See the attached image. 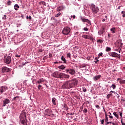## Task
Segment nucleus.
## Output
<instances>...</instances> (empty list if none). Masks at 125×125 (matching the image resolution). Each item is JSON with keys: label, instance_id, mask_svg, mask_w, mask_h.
Instances as JSON below:
<instances>
[{"label": "nucleus", "instance_id": "nucleus-21", "mask_svg": "<svg viewBox=\"0 0 125 125\" xmlns=\"http://www.w3.org/2000/svg\"><path fill=\"white\" fill-rule=\"evenodd\" d=\"M106 30V27L105 26H102V34H104L105 33V30Z\"/></svg>", "mask_w": 125, "mask_h": 125}, {"label": "nucleus", "instance_id": "nucleus-6", "mask_svg": "<svg viewBox=\"0 0 125 125\" xmlns=\"http://www.w3.org/2000/svg\"><path fill=\"white\" fill-rule=\"evenodd\" d=\"M20 123L22 125H28V120L27 119H21Z\"/></svg>", "mask_w": 125, "mask_h": 125}, {"label": "nucleus", "instance_id": "nucleus-17", "mask_svg": "<svg viewBox=\"0 0 125 125\" xmlns=\"http://www.w3.org/2000/svg\"><path fill=\"white\" fill-rule=\"evenodd\" d=\"M83 38L86 40H89V39H90V37L89 36L85 35H83Z\"/></svg>", "mask_w": 125, "mask_h": 125}, {"label": "nucleus", "instance_id": "nucleus-29", "mask_svg": "<svg viewBox=\"0 0 125 125\" xmlns=\"http://www.w3.org/2000/svg\"><path fill=\"white\" fill-rule=\"evenodd\" d=\"M97 42H98V43H103V40H101L99 39V40H97Z\"/></svg>", "mask_w": 125, "mask_h": 125}, {"label": "nucleus", "instance_id": "nucleus-23", "mask_svg": "<svg viewBox=\"0 0 125 125\" xmlns=\"http://www.w3.org/2000/svg\"><path fill=\"white\" fill-rule=\"evenodd\" d=\"M20 8V6L19 5H18V4H16L15 5H14V9L15 10H18V8Z\"/></svg>", "mask_w": 125, "mask_h": 125}, {"label": "nucleus", "instance_id": "nucleus-4", "mask_svg": "<svg viewBox=\"0 0 125 125\" xmlns=\"http://www.w3.org/2000/svg\"><path fill=\"white\" fill-rule=\"evenodd\" d=\"M4 63H6V64H10V62H11V57H5L4 58Z\"/></svg>", "mask_w": 125, "mask_h": 125}, {"label": "nucleus", "instance_id": "nucleus-58", "mask_svg": "<svg viewBox=\"0 0 125 125\" xmlns=\"http://www.w3.org/2000/svg\"><path fill=\"white\" fill-rule=\"evenodd\" d=\"M54 64H58V63H59L58 62H54Z\"/></svg>", "mask_w": 125, "mask_h": 125}, {"label": "nucleus", "instance_id": "nucleus-46", "mask_svg": "<svg viewBox=\"0 0 125 125\" xmlns=\"http://www.w3.org/2000/svg\"><path fill=\"white\" fill-rule=\"evenodd\" d=\"M121 124H122V125H125V123L123 122V120H121Z\"/></svg>", "mask_w": 125, "mask_h": 125}, {"label": "nucleus", "instance_id": "nucleus-34", "mask_svg": "<svg viewBox=\"0 0 125 125\" xmlns=\"http://www.w3.org/2000/svg\"><path fill=\"white\" fill-rule=\"evenodd\" d=\"M12 2H11V1H10V0H8V1H7V4L8 5H11V3H12Z\"/></svg>", "mask_w": 125, "mask_h": 125}, {"label": "nucleus", "instance_id": "nucleus-40", "mask_svg": "<svg viewBox=\"0 0 125 125\" xmlns=\"http://www.w3.org/2000/svg\"><path fill=\"white\" fill-rule=\"evenodd\" d=\"M83 30L84 31H88V28H87V27H84Z\"/></svg>", "mask_w": 125, "mask_h": 125}, {"label": "nucleus", "instance_id": "nucleus-55", "mask_svg": "<svg viewBox=\"0 0 125 125\" xmlns=\"http://www.w3.org/2000/svg\"><path fill=\"white\" fill-rule=\"evenodd\" d=\"M125 11H122V12H121V14H125Z\"/></svg>", "mask_w": 125, "mask_h": 125}, {"label": "nucleus", "instance_id": "nucleus-26", "mask_svg": "<svg viewBox=\"0 0 125 125\" xmlns=\"http://www.w3.org/2000/svg\"><path fill=\"white\" fill-rule=\"evenodd\" d=\"M113 115L116 117V118H117V119H119V115L117 114V112H113Z\"/></svg>", "mask_w": 125, "mask_h": 125}, {"label": "nucleus", "instance_id": "nucleus-19", "mask_svg": "<svg viewBox=\"0 0 125 125\" xmlns=\"http://www.w3.org/2000/svg\"><path fill=\"white\" fill-rule=\"evenodd\" d=\"M111 32L112 33V34H115L116 33V28L113 27L110 29Z\"/></svg>", "mask_w": 125, "mask_h": 125}, {"label": "nucleus", "instance_id": "nucleus-57", "mask_svg": "<svg viewBox=\"0 0 125 125\" xmlns=\"http://www.w3.org/2000/svg\"><path fill=\"white\" fill-rule=\"evenodd\" d=\"M117 98H119V97H120V95H119V94H117Z\"/></svg>", "mask_w": 125, "mask_h": 125}, {"label": "nucleus", "instance_id": "nucleus-45", "mask_svg": "<svg viewBox=\"0 0 125 125\" xmlns=\"http://www.w3.org/2000/svg\"><path fill=\"white\" fill-rule=\"evenodd\" d=\"M120 113V116L121 117V118H123V113H121V112H119Z\"/></svg>", "mask_w": 125, "mask_h": 125}, {"label": "nucleus", "instance_id": "nucleus-27", "mask_svg": "<svg viewBox=\"0 0 125 125\" xmlns=\"http://www.w3.org/2000/svg\"><path fill=\"white\" fill-rule=\"evenodd\" d=\"M43 82V80H42V79H41L39 80V81H37L38 83H39L40 84V83H42Z\"/></svg>", "mask_w": 125, "mask_h": 125}, {"label": "nucleus", "instance_id": "nucleus-64", "mask_svg": "<svg viewBox=\"0 0 125 125\" xmlns=\"http://www.w3.org/2000/svg\"><path fill=\"white\" fill-rule=\"evenodd\" d=\"M123 17H124V18H125V14H124V15H123Z\"/></svg>", "mask_w": 125, "mask_h": 125}, {"label": "nucleus", "instance_id": "nucleus-28", "mask_svg": "<svg viewBox=\"0 0 125 125\" xmlns=\"http://www.w3.org/2000/svg\"><path fill=\"white\" fill-rule=\"evenodd\" d=\"M111 96H113V94H112V93H110V94H108L107 95V99H109V98H110V97H111Z\"/></svg>", "mask_w": 125, "mask_h": 125}, {"label": "nucleus", "instance_id": "nucleus-15", "mask_svg": "<svg viewBox=\"0 0 125 125\" xmlns=\"http://www.w3.org/2000/svg\"><path fill=\"white\" fill-rule=\"evenodd\" d=\"M117 81L119 82L120 83H121V84L125 83V80H124L121 78H118Z\"/></svg>", "mask_w": 125, "mask_h": 125}, {"label": "nucleus", "instance_id": "nucleus-35", "mask_svg": "<svg viewBox=\"0 0 125 125\" xmlns=\"http://www.w3.org/2000/svg\"><path fill=\"white\" fill-rule=\"evenodd\" d=\"M111 87L113 88V89H115L116 88V85H115V84H113L111 85Z\"/></svg>", "mask_w": 125, "mask_h": 125}, {"label": "nucleus", "instance_id": "nucleus-37", "mask_svg": "<svg viewBox=\"0 0 125 125\" xmlns=\"http://www.w3.org/2000/svg\"><path fill=\"white\" fill-rule=\"evenodd\" d=\"M82 89H83V92H86V88H85V87H82Z\"/></svg>", "mask_w": 125, "mask_h": 125}, {"label": "nucleus", "instance_id": "nucleus-16", "mask_svg": "<svg viewBox=\"0 0 125 125\" xmlns=\"http://www.w3.org/2000/svg\"><path fill=\"white\" fill-rule=\"evenodd\" d=\"M66 68V66L64 65H62L61 66H58V69H60V70H64V69Z\"/></svg>", "mask_w": 125, "mask_h": 125}, {"label": "nucleus", "instance_id": "nucleus-41", "mask_svg": "<svg viewBox=\"0 0 125 125\" xmlns=\"http://www.w3.org/2000/svg\"><path fill=\"white\" fill-rule=\"evenodd\" d=\"M21 56L20 55H18L17 54H16L15 57H20Z\"/></svg>", "mask_w": 125, "mask_h": 125}, {"label": "nucleus", "instance_id": "nucleus-48", "mask_svg": "<svg viewBox=\"0 0 125 125\" xmlns=\"http://www.w3.org/2000/svg\"><path fill=\"white\" fill-rule=\"evenodd\" d=\"M99 61V60H96V61H94L95 63H97V62H98Z\"/></svg>", "mask_w": 125, "mask_h": 125}, {"label": "nucleus", "instance_id": "nucleus-38", "mask_svg": "<svg viewBox=\"0 0 125 125\" xmlns=\"http://www.w3.org/2000/svg\"><path fill=\"white\" fill-rule=\"evenodd\" d=\"M83 112H84V113H87V109L84 108L83 109Z\"/></svg>", "mask_w": 125, "mask_h": 125}, {"label": "nucleus", "instance_id": "nucleus-30", "mask_svg": "<svg viewBox=\"0 0 125 125\" xmlns=\"http://www.w3.org/2000/svg\"><path fill=\"white\" fill-rule=\"evenodd\" d=\"M26 19L27 20H28V19H29V20H32V17L31 16H27Z\"/></svg>", "mask_w": 125, "mask_h": 125}, {"label": "nucleus", "instance_id": "nucleus-52", "mask_svg": "<svg viewBox=\"0 0 125 125\" xmlns=\"http://www.w3.org/2000/svg\"><path fill=\"white\" fill-rule=\"evenodd\" d=\"M110 119H113V116L109 115Z\"/></svg>", "mask_w": 125, "mask_h": 125}, {"label": "nucleus", "instance_id": "nucleus-20", "mask_svg": "<svg viewBox=\"0 0 125 125\" xmlns=\"http://www.w3.org/2000/svg\"><path fill=\"white\" fill-rule=\"evenodd\" d=\"M52 102L53 105H56V98H53L52 100Z\"/></svg>", "mask_w": 125, "mask_h": 125}, {"label": "nucleus", "instance_id": "nucleus-61", "mask_svg": "<svg viewBox=\"0 0 125 125\" xmlns=\"http://www.w3.org/2000/svg\"><path fill=\"white\" fill-rule=\"evenodd\" d=\"M102 22H105V19H103Z\"/></svg>", "mask_w": 125, "mask_h": 125}, {"label": "nucleus", "instance_id": "nucleus-1", "mask_svg": "<svg viewBox=\"0 0 125 125\" xmlns=\"http://www.w3.org/2000/svg\"><path fill=\"white\" fill-rule=\"evenodd\" d=\"M78 80L73 79L72 80L66 81L62 85V88L63 89H70L73 88L75 85H77Z\"/></svg>", "mask_w": 125, "mask_h": 125}, {"label": "nucleus", "instance_id": "nucleus-39", "mask_svg": "<svg viewBox=\"0 0 125 125\" xmlns=\"http://www.w3.org/2000/svg\"><path fill=\"white\" fill-rule=\"evenodd\" d=\"M113 122H106V124H107V125H109V124H112V125H113Z\"/></svg>", "mask_w": 125, "mask_h": 125}, {"label": "nucleus", "instance_id": "nucleus-11", "mask_svg": "<svg viewBox=\"0 0 125 125\" xmlns=\"http://www.w3.org/2000/svg\"><path fill=\"white\" fill-rule=\"evenodd\" d=\"M81 20L83 22H86V23H88V24H89V25H91V24L90 21H89L88 19H84V18L82 17Z\"/></svg>", "mask_w": 125, "mask_h": 125}, {"label": "nucleus", "instance_id": "nucleus-3", "mask_svg": "<svg viewBox=\"0 0 125 125\" xmlns=\"http://www.w3.org/2000/svg\"><path fill=\"white\" fill-rule=\"evenodd\" d=\"M70 32L71 28L68 26L65 27L62 30V34H63V35H69Z\"/></svg>", "mask_w": 125, "mask_h": 125}, {"label": "nucleus", "instance_id": "nucleus-51", "mask_svg": "<svg viewBox=\"0 0 125 125\" xmlns=\"http://www.w3.org/2000/svg\"><path fill=\"white\" fill-rule=\"evenodd\" d=\"M85 67H86V65H82V68H84Z\"/></svg>", "mask_w": 125, "mask_h": 125}, {"label": "nucleus", "instance_id": "nucleus-18", "mask_svg": "<svg viewBox=\"0 0 125 125\" xmlns=\"http://www.w3.org/2000/svg\"><path fill=\"white\" fill-rule=\"evenodd\" d=\"M13 100H15V101H19L20 100V97L19 96H16V97H15L14 98H13Z\"/></svg>", "mask_w": 125, "mask_h": 125}, {"label": "nucleus", "instance_id": "nucleus-13", "mask_svg": "<svg viewBox=\"0 0 125 125\" xmlns=\"http://www.w3.org/2000/svg\"><path fill=\"white\" fill-rule=\"evenodd\" d=\"M5 90H6V87H5L4 86H2L0 87V92L1 93L4 92V91H5Z\"/></svg>", "mask_w": 125, "mask_h": 125}, {"label": "nucleus", "instance_id": "nucleus-59", "mask_svg": "<svg viewBox=\"0 0 125 125\" xmlns=\"http://www.w3.org/2000/svg\"><path fill=\"white\" fill-rule=\"evenodd\" d=\"M115 93V91H110V93Z\"/></svg>", "mask_w": 125, "mask_h": 125}, {"label": "nucleus", "instance_id": "nucleus-43", "mask_svg": "<svg viewBox=\"0 0 125 125\" xmlns=\"http://www.w3.org/2000/svg\"><path fill=\"white\" fill-rule=\"evenodd\" d=\"M42 87V86L41 85H39L38 86V89H41V88Z\"/></svg>", "mask_w": 125, "mask_h": 125}, {"label": "nucleus", "instance_id": "nucleus-56", "mask_svg": "<svg viewBox=\"0 0 125 125\" xmlns=\"http://www.w3.org/2000/svg\"><path fill=\"white\" fill-rule=\"evenodd\" d=\"M108 38H110L111 37V34H108Z\"/></svg>", "mask_w": 125, "mask_h": 125}, {"label": "nucleus", "instance_id": "nucleus-10", "mask_svg": "<svg viewBox=\"0 0 125 125\" xmlns=\"http://www.w3.org/2000/svg\"><path fill=\"white\" fill-rule=\"evenodd\" d=\"M26 113L24 111H22L20 116V119H26Z\"/></svg>", "mask_w": 125, "mask_h": 125}, {"label": "nucleus", "instance_id": "nucleus-42", "mask_svg": "<svg viewBox=\"0 0 125 125\" xmlns=\"http://www.w3.org/2000/svg\"><path fill=\"white\" fill-rule=\"evenodd\" d=\"M96 108H97V109H100V107L98 105H96Z\"/></svg>", "mask_w": 125, "mask_h": 125}, {"label": "nucleus", "instance_id": "nucleus-49", "mask_svg": "<svg viewBox=\"0 0 125 125\" xmlns=\"http://www.w3.org/2000/svg\"><path fill=\"white\" fill-rule=\"evenodd\" d=\"M42 4L43 5H46V3H45V2H44V1H43L42 2Z\"/></svg>", "mask_w": 125, "mask_h": 125}, {"label": "nucleus", "instance_id": "nucleus-31", "mask_svg": "<svg viewBox=\"0 0 125 125\" xmlns=\"http://www.w3.org/2000/svg\"><path fill=\"white\" fill-rule=\"evenodd\" d=\"M101 125H104V122H105V119L101 120Z\"/></svg>", "mask_w": 125, "mask_h": 125}, {"label": "nucleus", "instance_id": "nucleus-25", "mask_svg": "<svg viewBox=\"0 0 125 125\" xmlns=\"http://www.w3.org/2000/svg\"><path fill=\"white\" fill-rule=\"evenodd\" d=\"M111 49L110 47H106L105 51H106V52H108L109 51H111Z\"/></svg>", "mask_w": 125, "mask_h": 125}, {"label": "nucleus", "instance_id": "nucleus-12", "mask_svg": "<svg viewBox=\"0 0 125 125\" xmlns=\"http://www.w3.org/2000/svg\"><path fill=\"white\" fill-rule=\"evenodd\" d=\"M10 102V101L8 99H5L3 100V106L4 107L6 106V104H8Z\"/></svg>", "mask_w": 125, "mask_h": 125}, {"label": "nucleus", "instance_id": "nucleus-36", "mask_svg": "<svg viewBox=\"0 0 125 125\" xmlns=\"http://www.w3.org/2000/svg\"><path fill=\"white\" fill-rule=\"evenodd\" d=\"M67 57H69V58H71V53H68L66 54Z\"/></svg>", "mask_w": 125, "mask_h": 125}, {"label": "nucleus", "instance_id": "nucleus-9", "mask_svg": "<svg viewBox=\"0 0 125 125\" xmlns=\"http://www.w3.org/2000/svg\"><path fill=\"white\" fill-rule=\"evenodd\" d=\"M10 69H9L8 67H2V73H8V72H10Z\"/></svg>", "mask_w": 125, "mask_h": 125}, {"label": "nucleus", "instance_id": "nucleus-7", "mask_svg": "<svg viewBox=\"0 0 125 125\" xmlns=\"http://www.w3.org/2000/svg\"><path fill=\"white\" fill-rule=\"evenodd\" d=\"M65 72L69 73L70 75H75V74H76V71L73 69H66Z\"/></svg>", "mask_w": 125, "mask_h": 125}, {"label": "nucleus", "instance_id": "nucleus-60", "mask_svg": "<svg viewBox=\"0 0 125 125\" xmlns=\"http://www.w3.org/2000/svg\"><path fill=\"white\" fill-rule=\"evenodd\" d=\"M112 125H117V124L113 122V123H112Z\"/></svg>", "mask_w": 125, "mask_h": 125}, {"label": "nucleus", "instance_id": "nucleus-2", "mask_svg": "<svg viewBox=\"0 0 125 125\" xmlns=\"http://www.w3.org/2000/svg\"><path fill=\"white\" fill-rule=\"evenodd\" d=\"M53 77L54 78H57V79H60V80H63V79L68 80L70 78V75L66 74L64 73L57 71L55 72L53 74Z\"/></svg>", "mask_w": 125, "mask_h": 125}, {"label": "nucleus", "instance_id": "nucleus-62", "mask_svg": "<svg viewBox=\"0 0 125 125\" xmlns=\"http://www.w3.org/2000/svg\"><path fill=\"white\" fill-rule=\"evenodd\" d=\"M118 9H121V6H119L118 7Z\"/></svg>", "mask_w": 125, "mask_h": 125}, {"label": "nucleus", "instance_id": "nucleus-5", "mask_svg": "<svg viewBox=\"0 0 125 125\" xmlns=\"http://www.w3.org/2000/svg\"><path fill=\"white\" fill-rule=\"evenodd\" d=\"M91 8L94 13H97L98 12V8L95 6V5L92 4L91 5Z\"/></svg>", "mask_w": 125, "mask_h": 125}, {"label": "nucleus", "instance_id": "nucleus-44", "mask_svg": "<svg viewBox=\"0 0 125 125\" xmlns=\"http://www.w3.org/2000/svg\"><path fill=\"white\" fill-rule=\"evenodd\" d=\"M75 17H76V16H75V15L71 16V18H73V19H75Z\"/></svg>", "mask_w": 125, "mask_h": 125}, {"label": "nucleus", "instance_id": "nucleus-33", "mask_svg": "<svg viewBox=\"0 0 125 125\" xmlns=\"http://www.w3.org/2000/svg\"><path fill=\"white\" fill-rule=\"evenodd\" d=\"M105 122L107 123V122H108V117H107V114H105Z\"/></svg>", "mask_w": 125, "mask_h": 125}, {"label": "nucleus", "instance_id": "nucleus-24", "mask_svg": "<svg viewBox=\"0 0 125 125\" xmlns=\"http://www.w3.org/2000/svg\"><path fill=\"white\" fill-rule=\"evenodd\" d=\"M61 10H63V7L59 6L57 8V11H61Z\"/></svg>", "mask_w": 125, "mask_h": 125}, {"label": "nucleus", "instance_id": "nucleus-53", "mask_svg": "<svg viewBox=\"0 0 125 125\" xmlns=\"http://www.w3.org/2000/svg\"><path fill=\"white\" fill-rule=\"evenodd\" d=\"M49 57H52V54H49Z\"/></svg>", "mask_w": 125, "mask_h": 125}, {"label": "nucleus", "instance_id": "nucleus-32", "mask_svg": "<svg viewBox=\"0 0 125 125\" xmlns=\"http://www.w3.org/2000/svg\"><path fill=\"white\" fill-rule=\"evenodd\" d=\"M61 15V13L59 12L57 14L55 15V17H59V16H60Z\"/></svg>", "mask_w": 125, "mask_h": 125}, {"label": "nucleus", "instance_id": "nucleus-50", "mask_svg": "<svg viewBox=\"0 0 125 125\" xmlns=\"http://www.w3.org/2000/svg\"><path fill=\"white\" fill-rule=\"evenodd\" d=\"M5 15L4 16V17L2 18V19H3L4 20H5V19H6V17H5Z\"/></svg>", "mask_w": 125, "mask_h": 125}, {"label": "nucleus", "instance_id": "nucleus-14", "mask_svg": "<svg viewBox=\"0 0 125 125\" xmlns=\"http://www.w3.org/2000/svg\"><path fill=\"white\" fill-rule=\"evenodd\" d=\"M100 78H101V76L100 75H99L98 76H94L93 77V80H94V81L96 82V81H98V80H99V79H100Z\"/></svg>", "mask_w": 125, "mask_h": 125}, {"label": "nucleus", "instance_id": "nucleus-8", "mask_svg": "<svg viewBox=\"0 0 125 125\" xmlns=\"http://www.w3.org/2000/svg\"><path fill=\"white\" fill-rule=\"evenodd\" d=\"M108 55L112 57H118L119 56V54L114 52H109Z\"/></svg>", "mask_w": 125, "mask_h": 125}, {"label": "nucleus", "instance_id": "nucleus-22", "mask_svg": "<svg viewBox=\"0 0 125 125\" xmlns=\"http://www.w3.org/2000/svg\"><path fill=\"white\" fill-rule=\"evenodd\" d=\"M61 60L63 62V63H66L67 61H66V59L64 58L63 56H62L61 57Z\"/></svg>", "mask_w": 125, "mask_h": 125}, {"label": "nucleus", "instance_id": "nucleus-54", "mask_svg": "<svg viewBox=\"0 0 125 125\" xmlns=\"http://www.w3.org/2000/svg\"><path fill=\"white\" fill-rule=\"evenodd\" d=\"M21 18H22V19H24V15H21Z\"/></svg>", "mask_w": 125, "mask_h": 125}, {"label": "nucleus", "instance_id": "nucleus-47", "mask_svg": "<svg viewBox=\"0 0 125 125\" xmlns=\"http://www.w3.org/2000/svg\"><path fill=\"white\" fill-rule=\"evenodd\" d=\"M102 55H103V53H100L99 54V56H102Z\"/></svg>", "mask_w": 125, "mask_h": 125}, {"label": "nucleus", "instance_id": "nucleus-63", "mask_svg": "<svg viewBox=\"0 0 125 125\" xmlns=\"http://www.w3.org/2000/svg\"><path fill=\"white\" fill-rule=\"evenodd\" d=\"M122 45H123V43H120V46H122Z\"/></svg>", "mask_w": 125, "mask_h": 125}]
</instances>
